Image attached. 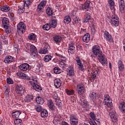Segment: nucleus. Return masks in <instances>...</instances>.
Segmentation results:
<instances>
[{
    "label": "nucleus",
    "mask_w": 125,
    "mask_h": 125,
    "mask_svg": "<svg viewBox=\"0 0 125 125\" xmlns=\"http://www.w3.org/2000/svg\"><path fill=\"white\" fill-rule=\"evenodd\" d=\"M80 7V9L82 10H86V11H88L90 8V2H86L83 5H81Z\"/></svg>",
    "instance_id": "9b49d317"
},
{
    "label": "nucleus",
    "mask_w": 125,
    "mask_h": 125,
    "mask_svg": "<svg viewBox=\"0 0 125 125\" xmlns=\"http://www.w3.org/2000/svg\"><path fill=\"white\" fill-rule=\"evenodd\" d=\"M48 106L49 109H50L52 111L54 110V104H53L52 101H48Z\"/></svg>",
    "instance_id": "bb28decb"
},
{
    "label": "nucleus",
    "mask_w": 125,
    "mask_h": 125,
    "mask_svg": "<svg viewBox=\"0 0 125 125\" xmlns=\"http://www.w3.org/2000/svg\"><path fill=\"white\" fill-rule=\"evenodd\" d=\"M111 22L115 27L119 25V18L117 15L114 14L111 17Z\"/></svg>",
    "instance_id": "6e6552de"
},
{
    "label": "nucleus",
    "mask_w": 125,
    "mask_h": 125,
    "mask_svg": "<svg viewBox=\"0 0 125 125\" xmlns=\"http://www.w3.org/2000/svg\"><path fill=\"white\" fill-rule=\"evenodd\" d=\"M119 108L122 113H125V103L122 102L120 104Z\"/></svg>",
    "instance_id": "5701e85b"
},
{
    "label": "nucleus",
    "mask_w": 125,
    "mask_h": 125,
    "mask_svg": "<svg viewBox=\"0 0 125 125\" xmlns=\"http://www.w3.org/2000/svg\"><path fill=\"white\" fill-rule=\"evenodd\" d=\"M61 40H62V38L59 36H56L54 37V41L57 43L60 42H61Z\"/></svg>",
    "instance_id": "e433bc0d"
},
{
    "label": "nucleus",
    "mask_w": 125,
    "mask_h": 125,
    "mask_svg": "<svg viewBox=\"0 0 125 125\" xmlns=\"http://www.w3.org/2000/svg\"><path fill=\"white\" fill-rule=\"evenodd\" d=\"M14 123L16 125H21L22 123V120L20 119H16V120L14 121Z\"/></svg>",
    "instance_id": "de8ad7c7"
},
{
    "label": "nucleus",
    "mask_w": 125,
    "mask_h": 125,
    "mask_svg": "<svg viewBox=\"0 0 125 125\" xmlns=\"http://www.w3.org/2000/svg\"><path fill=\"white\" fill-rule=\"evenodd\" d=\"M104 37L105 38L106 41H109V42L112 41V36L109 34V32H105L104 34Z\"/></svg>",
    "instance_id": "b1692460"
},
{
    "label": "nucleus",
    "mask_w": 125,
    "mask_h": 125,
    "mask_svg": "<svg viewBox=\"0 0 125 125\" xmlns=\"http://www.w3.org/2000/svg\"><path fill=\"white\" fill-rule=\"evenodd\" d=\"M104 101L103 102L104 105H107V107L110 108L113 106V103L112 101L110 100V96L108 95H105L104 96Z\"/></svg>",
    "instance_id": "423d86ee"
},
{
    "label": "nucleus",
    "mask_w": 125,
    "mask_h": 125,
    "mask_svg": "<svg viewBox=\"0 0 125 125\" xmlns=\"http://www.w3.org/2000/svg\"><path fill=\"white\" fill-rule=\"evenodd\" d=\"M44 47L39 51V53H41V54H46V53H47L48 52V49L50 48V47L49 45H48V44H47L46 43H44Z\"/></svg>",
    "instance_id": "1a4fd4ad"
},
{
    "label": "nucleus",
    "mask_w": 125,
    "mask_h": 125,
    "mask_svg": "<svg viewBox=\"0 0 125 125\" xmlns=\"http://www.w3.org/2000/svg\"><path fill=\"white\" fill-rule=\"evenodd\" d=\"M32 3V1H30V0H24V6H26V7L29 6Z\"/></svg>",
    "instance_id": "49530a36"
},
{
    "label": "nucleus",
    "mask_w": 125,
    "mask_h": 125,
    "mask_svg": "<svg viewBox=\"0 0 125 125\" xmlns=\"http://www.w3.org/2000/svg\"><path fill=\"white\" fill-rule=\"evenodd\" d=\"M7 83L8 84H12L13 83V81L10 78H8L7 79Z\"/></svg>",
    "instance_id": "6e6d98bb"
},
{
    "label": "nucleus",
    "mask_w": 125,
    "mask_h": 125,
    "mask_svg": "<svg viewBox=\"0 0 125 125\" xmlns=\"http://www.w3.org/2000/svg\"><path fill=\"white\" fill-rule=\"evenodd\" d=\"M119 4L120 6H125V1L124 0H121Z\"/></svg>",
    "instance_id": "69168bd1"
},
{
    "label": "nucleus",
    "mask_w": 125,
    "mask_h": 125,
    "mask_svg": "<svg viewBox=\"0 0 125 125\" xmlns=\"http://www.w3.org/2000/svg\"><path fill=\"white\" fill-rule=\"evenodd\" d=\"M79 103L83 108H85V107L88 106V103L86 102V101L83 100V99H81Z\"/></svg>",
    "instance_id": "6ab92c4d"
},
{
    "label": "nucleus",
    "mask_w": 125,
    "mask_h": 125,
    "mask_svg": "<svg viewBox=\"0 0 125 125\" xmlns=\"http://www.w3.org/2000/svg\"><path fill=\"white\" fill-rule=\"evenodd\" d=\"M89 96L94 103L95 102V100L98 99V96H97V94L94 92H91L89 94Z\"/></svg>",
    "instance_id": "ddd939ff"
},
{
    "label": "nucleus",
    "mask_w": 125,
    "mask_h": 125,
    "mask_svg": "<svg viewBox=\"0 0 125 125\" xmlns=\"http://www.w3.org/2000/svg\"><path fill=\"white\" fill-rule=\"evenodd\" d=\"M54 85L57 87V88H59L61 86V81L59 79H55L54 80Z\"/></svg>",
    "instance_id": "aec40b11"
},
{
    "label": "nucleus",
    "mask_w": 125,
    "mask_h": 125,
    "mask_svg": "<svg viewBox=\"0 0 125 125\" xmlns=\"http://www.w3.org/2000/svg\"><path fill=\"white\" fill-rule=\"evenodd\" d=\"M25 11V8L23 7H19V9L18 10V13H19L20 14H21V13H23Z\"/></svg>",
    "instance_id": "603ef678"
},
{
    "label": "nucleus",
    "mask_w": 125,
    "mask_h": 125,
    "mask_svg": "<svg viewBox=\"0 0 125 125\" xmlns=\"http://www.w3.org/2000/svg\"><path fill=\"white\" fill-rule=\"evenodd\" d=\"M77 92L80 95H82V94H83L85 92V88H84L83 89H81L80 90H76Z\"/></svg>",
    "instance_id": "c03bdc74"
},
{
    "label": "nucleus",
    "mask_w": 125,
    "mask_h": 125,
    "mask_svg": "<svg viewBox=\"0 0 125 125\" xmlns=\"http://www.w3.org/2000/svg\"><path fill=\"white\" fill-rule=\"evenodd\" d=\"M119 7L121 12L123 13L124 10H125V6H119Z\"/></svg>",
    "instance_id": "680f3d73"
},
{
    "label": "nucleus",
    "mask_w": 125,
    "mask_h": 125,
    "mask_svg": "<svg viewBox=\"0 0 125 125\" xmlns=\"http://www.w3.org/2000/svg\"><path fill=\"white\" fill-rule=\"evenodd\" d=\"M67 72L70 76H74V68L71 67H69L67 69Z\"/></svg>",
    "instance_id": "7c9ffc66"
},
{
    "label": "nucleus",
    "mask_w": 125,
    "mask_h": 125,
    "mask_svg": "<svg viewBox=\"0 0 125 125\" xmlns=\"http://www.w3.org/2000/svg\"><path fill=\"white\" fill-rule=\"evenodd\" d=\"M1 11H4V12H7L10 10V7L7 6V5H5L3 6L2 8H1Z\"/></svg>",
    "instance_id": "cd10ccee"
},
{
    "label": "nucleus",
    "mask_w": 125,
    "mask_h": 125,
    "mask_svg": "<svg viewBox=\"0 0 125 125\" xmlns=\"http://www.w3.org/2000/svg\"><path fill=\"white\" fill-rule=\"evenodd\" d=\"M69 54H73L75 51V49L74 48H69L68 50Z\"/></svg>",
    "instance_id": "4d7b16f0"
},
{
    "label": "nucleus",
    "mask_w": 125,
    "mask_h": 125,
    "mask_svg": "<svg viewBox=\"0 0 125 125\" xmlns=\"http://www.w3.org/2000/svg\"><path fill=\"white\" fill-rule=\"evenodd\" d=\"M81 20L78 18H75L73 19V23L75 25V24H78V26L79 27H81Z\"/></svg>",
    "instance_id": "a878e982"
},
{
    "label": "nucleus",
    "mask_w": 125,
    "mask_h": 125,
    "mask_svg": "<svg viewBox=\"0 0 125 125\" xmlns=\"http://www.w3.org/2000/svg\"><path fill=\"white\" fill-rule=\"evenodd\" d=\"M70 120H75V121H78V118L76 117V116L74 115H72L70 117Z\"/></svg>",
    "instance_id": "bf43d9fd"
},
{
    "label": "nucleus",
    "mask_w": 125,
    "mask_h": 125,
    "mask_svg": "<svg viewBox=\"0 0 125 125\" xmlns=\"http://www.w3.org/2000/svg\"><path fill=\"white\" fill-rule=\"evenodd\" d=\"M26 45L27 48H30L32 58H36L38 55V50L37 49V47H36L35 45L29 43H27Z\"/></svg>",
    "instance_id": "7ed1b4c3"
},
{
    "label": "nucleus",
    "mask_w": 125,
    "mask_h": 125,
    "mask_svg": "<svg viewBox=\"0 0 125 125\" xmlns=\"http://www.w3.org/2000/svg\"><path fill=\"white\" fill-rule=\"evenodd\" d=\"M35 109H36L37 112H40L42 111V106L39 105H37L35 106Z\"/></svg>",
    "instance_id": "864d4df0"
},
{
    "label": "nucleus",
    "mask_w": 125,
    "mask_h": 125,
    "mask_svg": "<svg viewBox=\"0 0 125 125\" xmlns=\"http://www.w3.org/2000/svg\"><path fill=\"white\" fill-rule=\"evenodd\" d=\"M90 40V35H89V33L86 34L83 38V40L85 42H88L89 40Z\"/></svg>",
    "instance_id": "4be33fe9"
},
{
    "label": "nucleus",
    "mask_w": 125,
    "mask_h": 125,
    "mask_svg": "<svg viewBox=\"0 0 125 125\" xmlns=\"http://www.w3.org/2000/svg\"><path fill=\"white\" fill-rule=\"evenodd\" d=\"M65 92L67 93L68 95H72V94H74V90H69L68 89L65 90Z\"/></svg>",
    "instance_id": "3c124183"
},
{
    "label": "nucleus",
    "mask_w": 125,
    "mask_h": 125,
    "mask_svg": "<svg viewBox=\"0 0 125 125\" xmlns=\"http://www.w3.org/2000/svg\"><path fill=\"white\" fill-rule=\"evenodd\" d=\"M62 118L60 115H56L54 119V125H58L60 124L61 121H62Z\"/></svg>",
    "instance_id": "a211bd4d"
},
{
    "label": "nucleus",
    "mask_w": 125,
    "mask_h": 125,
    "mask_svg": "<svg viewBox=\"0 0 125 125\" xmlns=\"http://www.w3.org/2000/svg\"><path fill=\"white\" fill-rule=\"evenodd\" d=\"M89 115L92 120L93 121L96 120V116H95V114H94L93 112H91Z\"/></svg>",
    "instance_id": "8fccbe9b"
},
{
    "label": "nucleus",
    "mask_w": 125,
    "mask_h": 125,
    "mask_svg": "<svg viewBox=\"0 0 125 125\" xmlns=\"http://www.w3.org/2000/svg\"><path fill=\"white\" fill-rule=\"evenodd\" d=\"M17 76L22 80H28L29 79V77L27 75L20 72L17 73Z\"/></svg>",
    "instance_id": "4468645a"
},
{
    "label": "nucleus",
    "mask_w": 125,
    "mask_h": 125,
    "mask_svg": "<svg viewBox=\"0 0 125 125\" xmlns=\"http://www.w3.org/2000/svg\"><path fill=\"white\" fill-rule=\"evenodd\" d=\"M52 58V57H51V56L47 55L45 56L44 58V61H45V62H48V61H50V60H51Z\"/></svg>",
    "instance_id": "a18cd8bd"
},
{
    "label": "nucleus",
    "mask_w": 125,
    "mask_h": 125,
    "mask_svg": "<svg viewBox=\"0 0 125 125\" xmlns=\"http://www.w3.org/2000/svg\"><path fill=\"white\" fill-rule=\"evenodd\" d=\"M71 22V17L69 16L65 17L64 19V23L65 24H69Z\"/></svg>",
    "instance_id": "f704fd0d"
},
{
    "label": "nucleus",
    "mask_w": 125,
    "mask_h": 125,
    "mask_svg": "<svg viewBox=\"0 0 125 125\" xmlns=\"http://www.w3.org/2000/svg\"><path fill=\"white\" fill-rule=\"evenodd\" d=\"M69 48H73L75 49V47L74 46V43H70L69 44Z\"/></svg>",
    "instance_id": "338daca9"
},
{
    "label": "nucleus",
    "mask_w": 125,
    "mask_h": 125,
    "mask_svg": "<svg viewBox=\"0 0 125 125\" xmlns=\"http://www.w3.org/2000/svg\"><path fill=\"white\" fill-rule=\"evenodd\" d=\"M13 118H19V116L21 115V112L16 111L12 113Z\"/></svg>",
    "instance_id": "2f4dec72"
},
{
    "label": "nucleus",
    "mask_w": 125,
    "mask_h": 125,
    "mask_svg": "<svg viewBox=\"0 0 125 125\" xmlns=\"http://www.w3.org/2000/svg\"><path fill=\"white\" fill-rule=\"evenodd\" d=\"M118 68L119 71L121 72H123L124 70H125V66L124 65V64L123 63V62L122 61H119L118 62Z\"/></svg>",
    "instance_id": "412c9836"
},
{
    "label": "nucleus",
    "mask_w": 125,
    "mask_h": 125,
    "mask_svg": "<svg viewBox=\"0 0 125 125\" xmlns=\"http://www.w3.org/2000/svg\"><path fill=\"white\" fill-rule=\"evenodd\" d=\"M4 90L5 91V94L6 96H8L9 94V87L5 86L4 87Z\"/></svg>",
    "instance_id": "79ce46f5"
},
{
    "label": "nucleus",
    "mask_w": 125,
    "mask_h": 125,
    "mask_svg": "<svg viewBox=\"0 0 125 125\" xmlns=\"http://www.w3.org/2000/svg\"><path fill=\"white\" fill-rule=\"evenodd\" d=\"M76 61L78 63V65H79V70H81V71H83V65L82 63L81 60H77Z\"/></svg>",
    "instance_id": "473e14b6"
},
{
    "label": "nucleus",
    "mask_w": 125,
    "mask_h": 125,
    "mask_svg": "<svg viewBox=\"0 0 125 125\" xmlns=\"http://www.w3.org/2000/svg\"><path fill=\"white\" fill-rule=\"evenodd\" d=\"M2 22L4 31H5V32H11V30H10V28H9V21L8 20V19L6 17L3 18Z\"/></svg>",
    "instance_id": "20e7f679"
},
{
    "label": "nucleus",
    "mask_w": 125,
    "mask_h": 125,
    "mask_svg": "<svg viewBox=\"0 0 125 125\" xmlns=\"http://www.w3.org/2000/svg\"><path fill=\"white\" fill-rule=\"evenodd\" d=\"M12 61H13V57L10 56L8 57H6L4 60V62L7 63H11Z\"/></svg>",
    "instance_id": "393cba45"
},
{
    "label": "nucleus",
    "mask_w": 125,
    "mask_h": 125,
    "mask_svg": "<svg viewBox=\"0 0 125 125\" xmlns=\"http://www.w3.org/2000/svg\"><path fill=\"white\" fill-rule=\"evenodd\" d=\"M46 13L47 15H49L50 16H52V14H53V10L48 7L46 9Z\"/></svg>",
    "instance_id": "4c0bfd02"
},
{
    "label": "nucleus",
    "mask_w": 125,
    "mask_h": 125,
    "mask_svg": "<svg viewBox=\"0 0 125 125\" xmlns=\"http://www.w3.org/2000/svg\"><path fill=\"white\" fill-rule=\"evenodd\" d=\"M50 27L55 28L57 25V20H53L50 23Z\"/></svg>",
    "instance_id": "c85d7f7f"
},
{
    "label": "nucleus",
    "mask_w": 125,
    "mask_h": 125,
    "mask_svg": "<svg viewBox=\"0 0 125 125\" xmlns=\"http://www.w3.org/2000/svg\"><path fill=\"white\" fill-rule=\"evenodd\" d=\"M45 4H46V1H43L41 2V3L38 6V9L41 11H43V8H44Z\"/></svg>",
    "instance_id": "f3484780"
},
{
    "label": "nucleus",
    "mask_w": 125,
    "mask_h": 125,
    "mask_svg": "<svg viewBox=\"0 0 125 125\" xmlns=\"http://www.w3.org/2000/svg\"><path fill=\"white\" fill-rule=\"evenodd\" d=\"M78 31H81V32H84L85 31H86V28L83 27L82 28H79V30Z\"/></svg>",
    "instance_id": "e2e57ef3"
},
{
    "label": "nucleus",
    "mask_w": 125,
    "mask_h": 125,
    "mask_svg": "<svg viewBox=\"0 0 125 125\" xmlns=\"http://www.w3.org/2000/svg\"><path fill=\"white\" fill-rule=\"evenodd\" d=\"M42 28L44 31H48L50 29V25L48 23H46L43 26Z\"/></svg>",
    "instance_id": "37998d69"
},
{
    "label": "nucleus",
    "mask_w": 125,
    "mask_h": 125,
    "mask_svg": "<svg viewBox=\"0 0 125 125\" xmlns=\"http://www.w3.org/2000/svg\"><path fill=\"white\" fill-rule=\"evenodd\" d=\"M18 32L21 31V32H25L26 31V25L23 22H20L17 26Z\"/></svg>",
    "instance_id": "9d476101"
},
{
    "label": "nucleus",
    "mask_w": 125,
    "mask_h": 125,
    "mask_svg": "<svg viewBox=\"0 0 125 125\" xmlns=\"http://www.w3.org/2000/svg\"><path fill=\"white\" fill-rule=\"evenodd\" d=\"M89 123L90 125H97L96 122L92 121L91 120H90V121H89Z\"/></svg>",
    "instance_id": "052dcab7"
},
{
    "label": "nucleus",
    "mask_w": 125,
    "mask_h": 125,
    "mask_svg": "<svg viewBox=\"0 0 125 125\" xmlns=\"http://www.w3.org/2000/svg\"><path fill=\"white\" fill-rule=\"evenodd\" d=\"M54 72L55 73V74H60L61 73V70H60V69H59V68L58 67H55L54 68Z\"/></svg>",
    "instance_id": "09e8293b"
},
{
    "label": "nucleus",
    "mask_w": 125,
    "mask_h": 125,
    "mask_svg": "<svg viewBox=\"0 0 125 125\" xmlns=\"http://www.w3.org/2000/svg\"><path fill=\"white\" fill-rule=\"evenodd\" d=\"M41 115L42 118H45V117H47L48 116V113L46 110H44L41 112Z\"/></svg>",
    "instance_id": "ea45409f"
},
{
    "label": "nucleus",
    "mask_w": 125,
    "mask_h": 125,
    "mask_svg": "<svg viewBox=\"0 0 125 125\" xmlns=\"http://www.w3.org/2000/svg\"><path fill=\"white\" fill-rule=\"evenodd\" d=\"M29 83L32 84L33 89H35L36 91H41L42 90L41 86L37 84V81L34 80H29Z\"/></svg>",
    "instance_id": "0eeeda50"
},
{
    "label": "nucleus",
    "mask_w": 125,
    "mask_h": 125,
    "mask_svg": "<svg viewBox=\"0 0 125 125\" xmlns=\"http://www.w3.org/2000/svg\"><path fill=\"white\" fill-rule=\"evenodd\" d=\"M70 124L71 125H78V121L70 120Z\"/></svg>",
    "instance_id": "13d9d810"
},
{
    "label": "nucleus",
    "mask_w": 125,
    "mask_h": 125,
    "mask_svg": "<svg viewBox=\"0 0 125 125\" xmlns=\"http://www.w3.org/2000/svg\"><path fill=\"white\" fill-rule=\"evenodd\" d=\"M60 65H66V62H65V60H62V62H60Z\"/></svg>",
    "instance_id": "0e129e2a"
},
{
    "label": "nucleus",
    "mask_w": 125,
    "mask_h": 125,
    "mask_svg": "<svg viewBox=\"0 0 125 125\" xmlns=\"http://www.w3.org/2000/svg\"><path fill=\"white\" fill-rule=\"evenodd\" d=\"M108 3L110 5V9H114L115 8V3L114 2V0H108Z\"/></svg>",
    "instance_id": "72a5a7b5"
},
{
    "label": "nucleus",
    "mask_w": 125,
    "mask_h": 125,
    "mask_svg": "<svg viewBox=\"0 0 125 125\" xmlns=\"http://www.w3.org/2000/svg\"><path fill=\"white\" fill-rule=\"evenodd\" d=\"M54 97V99H55V101L56 103L57 106H58V107H62V103H61V100H59L58 98V95L57 94H55Z\"/></svg>",
    "instance_id": "dca6fc26"
},
{
    "label": "nucleus",
    "mask_w": 125,
    "mask_h": 125,
    "mask_svg": "<svg viewBox=\"0 0 125 125\" xmlns=\"http://www.w3.org/2000/svg\"><path fill=\"white\" fill-rule=\"evenodd\" d=\"M91 74V79H92V80H95L97 77V75H98V71L96 70L92 73Z\"/></svg>",
    "instance_id": "58836bf2"
},
{
    "label": "nucleus",
    "mask_w": 125,
    "mask_h": 125,
    "mask_svg": "<svg viewBox=\"0 0 125 125\" xmlns=\"http://www.w3.org/2000/svg\"><path fill=\"white\" fill-rule=\"evenodd\" d=\"M92 52L94 55L91 54V57H99V61L104 66H107L108 62L107 59L102 55V51L98 45H95L93 47Z\"/></svg>",
    "instance_id": "f257e3e1"
},
{
    "label": "nucleus",
    "mask_w": 125,
    "mask_h": 125,
    "mask_svg": "<svg viewBox=\"0 0 125 125\" xmlns=\"http://www.w3.org/2000/svg\"><path fill=\"white\" fill-rule=\"evenodd\" d=\"M88 23L91 25V32H95V23H93V20L90 18V15L89 14H87L85 15L84 20L83 21L84 23Z\"/></svg>",
    "instance_id": "f03ea898"
},
{
    "label": "nucleus",
    "mask_w": 125,
    "mask_h": 125,
    "mask_svg": "<svg viewBox=\"0 0 125 125\" xmlns=\"http://www.w3.org/2000/svg\"><path fill=\"white\" fill-rule=\"evenodd\" d=\"M16 91L19 95L22 96L25 93V87L21 85H17L16 86Z\"/></svg>",
    "instance_id": "39448f33"
},
{
    "label": "nucleus",
    "mask_w": 125,
    "mask_h": 125,
    "mask_svg": "<svg viewBox=\"0 0 125 125\" xmlns=\"http://www.w3.org/2000/svg\"><path fill=\"white\" fill-rule=\"evenodd\" d=\"M29 68H30V65L28 63H23L20 66V70L23 71L29 70Z\"/></svg>",
    "instance_id": "2eb2a0df"
},
{
    "label": "nucleus",
    "mask_w": 125,
    "mask_h": 125,
    "mask_svg": "<svg viewBox=\"0 0 125 125\" xmlns=\"http://www.w3.org/2000/svg\"><path fill=\"white\" fill-rule=\"evenodd\" d=\"M33 96L31 95H27V97H25L24 99V100L25 102H30L33 100Z\"/></svg>",
    "instance_id": "a19ab883"
},
{
    "label": "nucleus",
    "mask_w": 125,
    "mask_h": 125,
    "mask_svg": "<svg viewBox=\"0 0 125 125\" xmlns=\"http://www.w3.org/2000/svg\"><path fill=\"white\" fill-rule=\"evenodd\" d=\"M36 101L37 103H38V104H41V105H42L44 102L43 99L40 97L36 98Z\"/></svg>",
    "instance_id": "c756f323"
},
{
    "label": "nucleus",
    "mask_w": 125,
    "mask_h": 125,
    "mask_svg": "<svg viewBox=\"0 0 125 125\" xmlns=\"http://www.w3.org/2000/svg\"><path fill=\"white\" fill-rule=\"evenodd\" d=\"M28 39L29 40H35L36 39V35L32 33L28 36Z\"/></svg>",
    "instance_id": "5fc2aeb1"
},
{
    "label": "nucleus",
    "mask_w": 125,
    "mask_h": 125,
    "mask_svg": "<svg viewBox=\"0 0 125 125\" xmlns=\"http://www.w3.org/2000/svg\"><path fill=\"white\" fill-rule=\"evenodd\" d=\"M109 115L111 118L112 122L117 123L118 121V115H117V114L115 113V112L113 111H110Z\"/></svg>",
    "instance_id": "f8f14e48"
},
{
    "label": "nucleus",
    "mask_w": 125,
    "mask_h": 125,
    "mask_svg": "<svg viewBox=\"0 0 125 125\" xmlns=\"http://www.w3.org/2000/svg\"><path fill=\"white\" fill-rule=\"evenodd\" d=\"M3 42H4L5 44H6V43H7V40H6L5 37H4V39H3Z\"/></svg>",
    "instance_id": "774afa93"
},
{
    "label": "nucleus",
    "mask_w": 125,
    "mask_h": 125,
    "mask_svg": "<svg viewBox=\"0 0 125 125\" xmlns=\"http://www.w3.org/2000/svg\"><path fill=\"white\" fill-rule=\"evenodd\" d=\"M84 88H85L84 85L83 83H80L77 84L76 90H80V89H83Z\"/></svg>",
    "instance_id": "c9c22d12"
}]
</instances>
